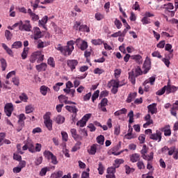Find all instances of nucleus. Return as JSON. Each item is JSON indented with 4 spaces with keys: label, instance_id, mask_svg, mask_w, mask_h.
Listing matches in <instances>:
<instances>
[{
    "label": "nucleus",
    "instance_id": "nucleus-31",
    "mask_svg": "<svg viewBox=\"0 0 178 178\" xmlns=\"http://www.w3.org/2000/svg\"><path fill=\"white\" fill-rule=\"evenodd\" d=\"M43 155H44V158H47L48 159V161H49L54 156V153L50 152L49 150H45L43 152Z\"/></svg>",
    "mask_w": 178,
    "mask_h": 178
},
{
    "label": "nucleus",
    "instance_id": "nucleus-19",
    "mask_svg": "<svg viewBox=\"0 0 178 178\" xmlns=\"http://www.w3.org/2000/svg\"><path fill=\"white\" fill-rule=\"evenodd\" d=\"M99 148H101V146L98 144H93L91 147H90V150L89 152V154L90 155H95V154H97V151H98V149H99Z\"/></svg>",
    "mask_w": 178,
    "mask_h": 178
},
{
    "label": "nucleus",
    "instance_id": "nucleus-44",
    "mask_svg": "<svg viewBox=\"0 0 178 178\" xmlns=\"http://www.w3.org/2000/svg\"><path fill=\"white\" fill-rule=\"evenodd\" d=\"M143 159H145V161H147L148 162H149V161H152V159H154V152H151L150 155H143Z\"/></svg>",
    "mask_w": 178,
    "mask_h": 178
},
{
    "label": "nucleus",
    "instance_id": "nucleus-15",
    "mask_svg": "<svg viewBox=\"0 0 178 178\" xmlns=\"http://www.w3.org/2000/svg\"><path fill=\"white\" fill-rule=\"evenodd\" d=\"M70 133L72 134V137L75 140V141H80L83 140V137L77 134V130H76V129H71Z\"/></svg>",
    "mask_w": 178,
    "mask_h": 178
},
{
    "label": "nucleus",
    "instance_id": "nucleus-3",
    "mask_svg": "<svg viewBox=\"0 0 178 178\" xmlns=\"http://www.w3.org/2000/svg\"><path fill=\"white\" fill-rule=\"evenodd\" d=\"M44 123L47 129L49 131H52V120H51V113L49 112L46 113L44 116Z\"/></svg>",
    "mask_w": 178,
    "mask_h": 178
},
{
    "label": "nucleus",
    "instance_id": "nucleus-51",
    "mask_svg": "<svg viewBox=\"0 0 178 178\" xmlns=\"http://www.w3.org/2000/svg\"><path fill=\"white\" fill-rule=\"evenodd\" d=\"M87 124V122L84 120L81 119V120L76 122V126H79V127H84Z\"/></svg>",
    "mask_w": 178,
    "mask_h": 178
},
{
    "label": "nucleus",
    "instance_id": "nucleus-56",
    "mask_svg": "<svg viewBox=\"0 0 178 178\" xmlns=\"http://www.w3.org/2000/svg\"><path fill=\"white\" fill-rule=\"evenodd\" d=\"M47 63L49 65V66H51V67H55V60H54V58L50 57L47 60Z\"/></svg>",
    "mask_w": 178,
    "mask_h": 178
},
{
    "label": "nucleus",
    "instance_id": "nucleus-58",
    "mask_svg": "<svg viewBox=\"0 0 178 178\" xmlns=\"http://www.w3.org/2000/svg\"><path fill=\"white\" fill-rule=\"evenodd\" d=\"M95 17L96 19V20H102L104 17V15L103 14H101V13H97L95 15Z\"/></svg>",
    "mask_w": 178,
    "mask_h": 178
},
{
    "label": "nucleus",
    "instance_id": "nucleus-48",
    "mask_svg": "<svg viewBox=\"0 0 178 178\" xmlns=\"http://www.w3.org/2000/svg\"><path fill=\"white\" fill-rule=\"evenodd\" d=\"M97 170L99 171V175H104V170H105V168H104L102 162L99 163Z\"/></svg>",
    "mask_w": 178,
    "mask_h": 178
},
{
    "label": "nucleus",
    "instance_id": "nucleus-50",
    "mask_svg": "<svg viewBox=\"0 0 178 178\" xmlns=\"http://www.w3.org/2000/svg\"><path fill=\"white\" fill-rule=\"evenodd\" d=\"M114 24L118 30H120V29H122V26H123V24H122V22H120V20H119L118 19H115Z\"/></svg>",
    "mask_w": 178,
    "mask_h": 178
},
{
    "label": "nucleus",
    "instance_id": "nucleus-46",
    "mask_svg": "<svg viewBox=\"0 0 178 178\" xmlns=\"http://www.w3.org/2000/svg\"><path fill=\"white\" fill-rule=\"evenodd\" d=\"M48 22V16L45 15L42 18L41 20H39V24H41V26H45Z\"/></svg>",
    "mask_w": 178,
    "mask_h": 178
},
{
    "label": "nucleus",
    "instance_id": "nucleus-39",
    "mask_svg": "<svg viewBox=\"0 0 178 178\" xmlns=\"http://www.w3.org/2000/svg\"><path fill=\"white\" fill-rule=\"evenodd\" d=\"M5 37L8 41H10L12 40V37H13V34L10 33V31L6 30L5 31Z\"/></svg>",
    "mask_w": 178,
    "mask_h": 178
},
{
    "label": "nucleus",
    "instance_id": "nucleus-5",
    "mask_svg": "<svg viewBox=\"0 0 178 178\" xmlns=\"http://www.w3.org/2000/svg\"><path fill=\"white\" fill-rule=\"evenodd\" d=\"M75 42L81 51H86L88 48V43L86 40H81V38L76 39Z\"/></svg>",
    "mask_w": 178,
    "mask_h": 178
},
{
    "label": "nucleus",
    "instance_id": "nucleus-17",
    "mask_svg": "<svg viewBox=\"0 0 178 178\" xmlns=\"http://www.w3.org/2000/svg\"><path fill=\"white\" fill-rule=\"evenodd\" d=\"M145 120L147 122L143 124L144 129H147V127H148V126H150V124H154V121L152 120V119H151V115L149 114H147L145 116Z\"/></svg>",
    "mask_w": 178,
    "mask_h": 178
},
{
    "label": "nucleus",
    "instance_id": "nucleus-10",
    "mask_svg": "<svg viewBox=\"0 0 178 178\" xmlns=\"http://www.w3.org/2000/svg\"><path fill=\"white\" fill-rule=\"evenodd\" d=\"M32 33L33 34L34 40H40V38H42V32H41V29L38 27H34Z\"/></svg>",
    "mask_w": 178,
    "mask_h": 178
},
{
    "label": "nucleus",
    "instance_id": "nucleus-38",
    "mask_svg": "<svg viewBox=\"0 0 178 178\" xmlns=\"http://www.w3.org/2000/svg\"><path fill=\"white\" fill-rule=\"evenodd\" d=\"M122 163H124V160L122 159H117L115 160L114 167L119 168Z\"/></svg>",
    "mask_w": 178,
    "mask_h": 178
},
{
    "label": "nucleus",
    "instance_id": "nucleus-14",
    "mask_svg": "<svg viewBox=\"0 0 178 178\" xmlns=\"http://www.w3.org/2000/svg\"><path fill=\"white\" fill-rule=\"evenodd\" d=\"M65 109L72 113V118H76L77 116V112H79V108L76 106H65Z\"/></svg>",
    "mask_w": 178,
    "mask_h": 178
},
{
    "label": "nucleus",
    "instance_id": "nucleus-8",
    "mask_svg": "<svg viewBox=\"0 0 178 178\" xmlns=\"http://www.w3.org/2000/svg\"><path fill=\"white\" fill-rule=\"evenodd\" d=\"M166 94H172L176 92L178 90V87L170 85V80L168 81L167 86H165Z\"/></svg>",
    "mask_w": 178,
    "mask_h": 178
},
{
    "label": "nucleus",
    "instance_id": "nucleus-41",
    "mask_svg": "<svg viewBox=\"0 0 178 178\" xmlns=\"http://www.w3.org/2000/svg\"><path fill=\"white\" fill-rule=\"evenodd\" d=\"M63 176V171H58L57 172H54L51 175L52 178H61Z\"/></svg>",
    "mask_w": 178,
    "mask_h": 178
},
{
    "label": "nucleus",
    "instance_id": "nucleus-53",
    "mask_svg": "<svg viewBox=\"0 0 178 178\" xmlns=\"http://www.w3.org/2000/svg\"><path fill=\"white\" fill-rule=\"evenodd\" d=\"M176 149H177L175 147H171L170 148L168 147V155H169L170 156H172V155H173L176 152Z\"/></svg>",
    "mask_w": 178,
    "mask_h": 178
},
{
    "label": "nucleus",
    "instance_id": "nucleus-60",
    "mask_svg": "<svg viewBox=\"0 0 178 178\" xmlns=\"http://www.w3.org/2000/svg\"><path fill=\"white\" fill-rule=\"evenodd\" d=\"M165 92H166V86H165L163 88H162L161 90H158L156 94V95H163L165 94Z\"/></svg>",
    "mask_w": 178,
    "mask_h": 178
},
{
    "label": "nucleus",
    "instance_id": "nucleus-52",
    "mask_svg": "<svg viewBox=\"0 0 178 178\" xmlns=\"http://www.w3.org/2000/svg\"><path fill=\"white\" fill-rule=\"evenodd\" d=\"M177 107L172 106L170 110V113L172 116H177Z\"/></svg>",
    "mask_w": 178,
    "mask_h": 178
},
{
    "label": "nucleus",
    "instance_id": "nucleus-2",
    "mask_svg": "<svg viewBox=\"0 0 178 178\" xmlns=\"http://www.w3.org/2000/svg\"><path fill=\"white\" fill-rule=\"evenodd\" d=\"M31 63H41L44 60V54H42V51H37L33 52L29 58Z\"/></svg>",
    "mask_w": 178,
    "mask_h": 178
},
{
    "label": "nucleus",
    "instance_id": "nucleus-34",
    "mask_svg": "<svg viewBox=\"0 0 178 178\" xmlns=\"http://www.w3.org/2000/svg\"><path fill=\"white\" fill-rule=\"evenodd\" d=\"M79 31H81L82 33H90V27L87 25L82 24L80 26Z\"/></svg>",
    "mask_w": 178,
    "mask_h": 178
},
{
    "label": "nucleus",
    "instance_id": "nucleus-11",
    "mask_svg": "<svg viewBox=\"0 0 178 178\" xmlns=\"http://www.w3.org/2000/svg\"><path fill=\"white\" fill-rule=\"evenodd\" d=\"M122 86H124V83H120V81L115 79H112L108 83V88H111V87L119 88V87H122Z\"/></svg>",
    "mask_w": 178,
    "mask_h": 178
},
{
    "label": "nucleus",
    "instance_id": "nucleus-54",
    "mask_svg": "<svg viewBox=\"0 0 178 178\" xmlns=\"http://www.w3.org/2000/svg\"><path fill=\"white\" fill-rule=\"evenodd\" d=\"M136 165H137L138 169H139L140 170H141V169H145V165H144V162L141 161H138Z\"/></svg>",
    "mask_w": 178,
    "mask_h": 178
},
{
    "label": "nucleus",
    "instance_id": "nucleus-4",
    "mask_svg": "<svg viewBox=\"0 0 178 178\" xmlns=\"http://www.w3.org/2000/svg\"><path fill=\"white\" fill-rule=\"evenodd\" d=\"M149 138L153 140V141L161 143V141H162V132L159 130H156L155 133H153L149 136Z\"/></svg>",
    "mask_w": 178,
    "mask_h": 178
},
{
    "label": "nucleus",
    "instance_id": "nucleus-28",
    "mask_svg": "<svg viewBox=\"0 0 178 178\" xmlns=\"http://www.w3.org/2000/svg\"><path fill=\"white\" fill-rule=\"evenodd\" d=\"M134 73H135L136 77H138V76H141L144 74V71L141 70V67L138 66L136 68L134 69Z\"/></svg>",
    "mask_w": 178,
    "mask_h": 178
},
{
    "label": "nucleus",
    "instance_id": "nucleus-36",
    "mask_svg": "<svg viewBox=\"0 0 178 178\" xmlns=\"http://www.w3.org/2000/svg\"><path fill=\"white\" fill-rule=\"evenodd\" d=\"M0 62H1V69H2L3 72H5L6 70V67L8 66L6 60H5V58H0Z\"/></svg>",
    "mask_w": 178,
    "mask_h": 178
},
{
    "label": "nucleus",
    "instance_id": "nucleus-45",
    "mask_svg": "<svg viewBox=\"0 0 178 178\" xmlns=\"http://www.w3.org/2000/svg\"><path fill=\"white\" fill-rule=\"evenodd\" d=\"M48 90H49V88L45 86H42L40 87V92L42 94V95H47V92H48Z\"/></svg>",
    "mask_w": 178,
    "mask_h": 178
},
{
    "label": "nucleus",
    "instance_id": "nucleus-13",
    "mask_svg": "<svg viewBox=\"0 0 178 178\" xmlns=\"http://www.w3.org/2000/svg\"><path fill=\"white\" fill-rule=\"evenodd\" d=\"M4 112L6 116H12V112H13V104L12 103L6 104L4 107Z\"/></svg>",
    "mask_w": 178,
    "mask_h": 178
},
{
    "label": "nucleus",
    "instance_id": "nucleus-21",
    "mask_svg": "<svg viewBox=\"0 0 178 178\" xmlns=\"http://www.w3.org/2000/svg\"><path fill=\"white\" fill-rule=\"evenodd\" d=\"M136 74H134V70H132L129 72V80L131 81V84H136Z\"/></svg>",
    "mask_w": 178,
    "mask_h": 178
},
{
    "label": "nucleus",
    "instance_id": "nucleus-49",
    "mask_svg": "<svg viewBox=\"0 0 178 178\" xmlns=\"http://www.w3.org/2000/svg\"><path fill=\"white\" fill-rule=\"evenodd\" d=\"M25 111H26V113L27 114L31 113L32 112L34 111V107H33V106L31 105L26 106L25 107Z\"/></svg>",
    "mask_w": 178,
    "mask_h": 178
},
{
    "label": "nucleus",
    "instance_id": "nucleus-24",
    "mask_svg": "<svg viewBox=\"0 0 178 178\" xmlns=\"http://www.w3.org/2000/svg\"><path fill=\"white\" fill-rule=\"evenodd\" d=\"M131 131H133V128H129L127 134L125 135V138L127 140H131V138H137V135L131 134Z\"/></svg>",
    "mask_w": 178,
    "mask_h": 178
},
{
    "label": "nucleus",
    "instance_id": "nucleus-42",
    "mask_svg": "<svg viewBox=\"0 0 178 178\" xmlns=\"http://www.w3.org/2000/svg\"><path fill=\"white\" fill-rule=\"evenodd\" d=\"M23 44L20 41L15 42L12 46L11 48H15V49H18V48H22Z\"/></svg>",
    "mask_w": 178,
    "mask_h": 178
},
{
    "label": "nucleus",
    "instance_id": "nucleus-59",
    "mask_svg": "<svg viewBox=\"0 0 178 178\" xmlns=\"http://www.w3.org/2000/svg\"><path fill=\"white\" fill-rule=\"evenodd\" d=\"M61 136H62V140L63 141H67L69 136L67 135V133L65 131H61Z\"/></svg>",
    "mask_w": 178,
    "mask_h": 178
},
{
    "label": "nucleus",
    "instance_id": "nucleus-20",
    "mask_svg": "<svg viewBox=\"0 0 178 178\" xmlns=\"http://www.w3.org/2000/svg\"><path fill=\"white\" fill-rule=\"evenodd\" d=\"M136 97H137V92H134L129 93L126 99V103L130 104L131 102H133V101L136 99Z\"/></svg>",
    "mask_w": 178,
    "mask_h": 178
},
{
    "label": "nucleus",
    "instance_id": "nucleus-7",
    "mask_svg": "<svg viewBox=\"0 0 178 178\" xmlns=\"http://www.w3.org/2000/svg\"><path fill=\"white\" fill-rule=\"evenodd\" d=\"M23 151H27L29 149V152L34 154L35 152V146L33 144V142L28 141L23 147Z\"/></svg>",
    "mask_w": 178,
    "mask_h": 178
},
{
    "label": "nucleus",
    "instance_id": "nucleus-37",
    "mask_svg": "<svg viewBox=\"0 0 178 178\" xmlns=\"http://www.w3.org/2000/svg\"><path fill=\"white\" fill-rule=\"evenodd\" d=\"M48 45H49V42H42L41 40H38V48H44V47H48Z\"/></svg>",
    "mask_w": 178,
    "mask_h": 178
},
{
    "label": "nucleus",
    "instance_id": "nucleus-40",
    "mask_svg": "<svg viewBox=\"0 0 178 178\" xmlns=\"http://www.w3.org/2000/svg\"><path fill=\"white\" fill-rule=\"evenodd\" d=\"M105 141V137L102 135H100L97 137V143L100 145H104V143Z\"/></svg>",
    "mask_w": 178,
    "mask_h": 178
},
{
    "label": "nucleus",
    "instance_id": "nucleus-43",
    "mask_svg": "<svg viewBox=\"0 0 178 178\" xmlns=\"http://www.w3.org/2000/svg\"><path fill=\"white\" fill-rule=\"evenodd\" d=\"M20 101H22L23 102H27L29 100V96L26 95V93L23 92L22 93L19 97Z\"/></svg>",
    "mask_w": 178,
    "mask_h": 178
},
{
    "label": "nucleus",
    "instance_id": "nucleus-61",
    "mask_svg": "<svg viewBox=\"0 0 178 178\" xmlns=\"http://www.w3.org/2000/svg\"><path fill=\"white\" fill-rule=\"evenodd\" d=\"M131 172H134V169L130 168V166L126 165H125V173L127 175H130V173H131Z\"/></svg>",
    "mask_w": 178,
    "mask_h": 178
},
{
    "label": "nucleus",
    "instance_id": "nucleus-55",
    "mask_svg": "<svg viewBox=\"0 0 178 178\" xmlns=\"http://www.w3.org/2000/svg\"><path fill=\"white\" fill-rule=\"evenodd\" d=\"M91 42L92 44H93V45H101L104 42L101 39H97V40L95 39V40H92Z\"/></svg>",
    "mask_w": 178,
    "mask_h": 178
},
{
    "label": "nucleus",
    "instance_id": "nucleus-9",
    "mask_svg": "<svg viewBox=\"0 0 178 178\" xmlns=\"http://www.w3.org/2000/svg\"><path fill=\"white\" fill-rule=\"evenodd\" d=\"M19 30H20V31H31V24H30V21H25V24H23L22 22V24L19 27Z\"/></svg>",
    "mask_w": 178,
    "mask_h": 178
},
{
    "label": "nucleus",
    "instance_id": "nucleus-16",
    "mask_svg": "<svg viewBox=\"0 0 178 178\" xmlns=\"http://www.w3.org/2000/svg\"><path fill=\"white\" fill-rule=\"evenodd\" d=\"M161 131H163L165 137H170L172 136V130L170 129V125H165L164 127L160 129Z\"/></svg>",
    "mask_w": 178,
    "mask_h": 178
},
{
    "label": "nucleus",
    "instance_id": "nucleus-33",
    "mask_svg": "<svg viewBox=\"0 0 178 178\" xmlns=\"http://www.w3.org/2000/svg\"><path fill=\"white\" fill-rule=\"evenodd\" d=\"M127 109L123 108L121 110L117 111L114 113L115 116H120V115H126Z\"/></svg>",
    "mask_w": 178,
    "mask_h": 178
},
{
    "label": "nucleus",
    "instance_id": "nucleus-30",
    "mask_svg": "<svg viewBox=\"0 0 178 178\" xmlns=\"http://www.w3.org/2000/svg\"><path fill=\"white\" fill-rule=\"evenodd\" d=\"M1 45H2L3 48V49H5V51L7 52L8 54L10 55V56H13V51H12L10 49V48H9L8 47V45H6V44L2 43Z\"/></svg>",
    "mask_w": 178,
    "mask_h": 178
},
{
    "label": "nucleus",
    "instance_id": "nucleus-35",
    "mask_svg": "<svg viewBox=\"0 0 178 178\" xmlns=\"http://www.w3.org/2000/svg\"><path fill=\"white\" fill-rule=\"evenodd\" d=\"M62 146H63V153L65 154V156H66V158H70L69 150L66 149V143H63Z\"/></svg>",
    "mask_w": 178,
    "mask_h": 178
},
{
    "label": "nucleus",
    "instance_id": "nucleus-6",
    "mask_svg": "<svg viewBox=\"0 0 178 178\" xmlns=\"http://www.w3.org/2000/svg\"><path fill=\"white\" fill-rule=\"evenodd\" d=\"M143 74H147L151 70V58L147 56L143 65Z\"/></svg>",
    "mask_w": 178,
    "mask_h": 178
},
{
    "label": "nucleus",
    "instance_id": "nucleus-25",
    "mask_svg": "<svg viewBox=\"0 0 178 178\" xmlns=\"http://www.w3.org/2000/svg\"><path fill=\"white\" fill-rule=\"evenodd\" d=\"M65 117L58 115L55 118V122L57 123V124H63V123H65Z\"/></svg>",
    "mask_w": 178,
    "mask_h": 178
},
{
    "label": "nucleus",
    "instance_id": "nucleus-64",
    "mask_svg": "<svg viewBox=\"0 0 178 178\" xmlns=\"http://www.w3.org/2000/svg\"><path fill=\"white\" fill-rule=\"evenodd\" d=\"M47 170H49V169L47 167L42 168L40 172V175L41 176H45V175H47Z\"/></svg>",
    "mask_w": 178,
    "mask_h": 178
},
{
    "label": "nucleus",
    "instance_id": "nucleus-1",
    "mask_svg": "<svg viewBox=\"0 0 178 178\" xmlns=\"http://www.w3.org/2000/svg\"><path fill=\"white\" fill-rule=\"evenodd\" d=\"M74 41L70 40L67 42L66 46H62L61 44H58L55 49L57 51H59L62 55H64V56H70V55H72V52H73V50L74 49Z\"/></svg>",
    "mask_w": 178,
    "mask_h": 178
},
{
    "label": "nucleus",
    "instance_id": "nucleus-26",
    "mask_svg": "<svg viewBox=\"0 0 178 178\" xmlns=\"http://www.w3.org/2000/svg\"><path fill=\"white\" fill-rule=\"evenodd\" d=\"M131 58L135 60L136 63H143V57L140 56V54L131 56Z\"/></svg>",
    "mask_w": 178,
    "mask_h": 178
},
{
    "label": "nucleus",
    "instance_id": "nucleus-12",
    "mask_svg": "<svg viewBox=\"0 0 178 178\" xmlns=\"http://www.w3.org/2000/svg\"><path fill=\"white\" fill-rule=\"evenodd\" d=\"M79 65V61L77 60L72 59L67 60V65L70 67L71 72L76 70V66Z\"/></svg>",
    "mask_w": 178,
    "mask_h": 178
},
{
    "label": "nucleus",
    "instance_id": "nucleus-18",
    "mask_svg": "<svg viewBox=\"0 0 178 178\" xmlns=\"http://www.w3.org/2000/svg\"><path fill=\"white\" fill-rule=\"evenodd\" d=\"M148 113L154 115L158 112V108H156V104H152L147 106Z\"/></svg>",
    "mask_w": 178,
    "mask_h": 178
},
{
    "label": "nucleus",
    "instance_id": "nucleus-23",
    "mask_svg": "<svg viewBox=\"0 0 178 178\" xmlns=\"http://www.w3.org/2000/svg\"><path fill=\"white\" fill-rule=\"evenodd\" d=\"M130 161L132 163L140 161V155L137 153L133 154L130 156Z\"/></svg>",
    "mask_w": 178,
    "mask_h": 178
},
{
    "label": "nucleus",
    "instance_id": "nucleus-29",
    "mask_svg": "<svg viewBox=\"0 0 178 178\" xmlns=\"http://www.w3.org/2000/svg\"><path fill=\"white\" fill-rule=\"evenodd\" d=\"M163 9H165V13L166 12H169L170 10H172V9H175V6H173V3H168V4H164Z\"/></svg>",
    "mask_w": 178,
    "mask_h": 178
},
{
    "label": "nucleus",
    "instance_id": "nucleus-32",
    "mask_svg": "<svg viewBox=\"0 0 178 178\" xmlns=\"http://www.w3.org/2000/svg\"><path fill=\"white\" fill-rule=\"evenodd\" d=\"M24 120H26V115L23 113L20 114L19 115V120H18L19 124H21V126H24Z\"/></svg>",
    "mask_w": 178,
    "mask_h": 178
},
{
    "label": "nucleus",
    "instance_id": "nucleus-62",
    "mask_svg": "<svg viewBox=\"0 0 178 178\" xmlns=\"http://www.w3.org/2000/svg\"><path fill=\"white\" fill-rule=\"evenodd\" d=\"M108 95H109V92L108 90H103L100 93L99 98H105Z\"/></svg>",
    "mask_w": 178,
    "mask_h": 178
},
{
    "label": "nucleus",
    "instance_id": "nucleus-47",
    "mask_svg": "<svg viewBox=\"0 0 178 178\" xmlns=\"http://www.w3.org/2000/svg\"><path fill=\"white\" fill-rule=\"evenodd\" d=\"M99 97V90H96L92 95V102H95V100Z\"/></svg>",
    "mask_w": 178,
    "mask_h": 178
},
{
    "label": "nucleus",
    "instance_id": "nucleus-27",
    "mask_svg": "<svg viewBox=\"0 0 178 178\" xmlns=\"http://www.w3.org/2000/svg\"><path fill=\"white\" fill-rule=\"evenodd\" d=\"M155 80H156L155 76H151L148 79H146L143 82V86H147V84H148L149 83H150L151 86H154V83H155Z\"/></svg>",
    "mask_w": 178,
    "mask_h": 178
},
{
    "label": "nucleus",
    "instance_id": "nucleus-22",
    "mask_svg": "<svg viewBox=\"0 0 178 178\" xmlns=\"http://www.w3.org/2000/svg\"><path fill=\"white\" fill-rule=\"evenodd\" d=\"M47 63H42L41 64L35 66L36 70H38V72H45V70H47Z\"/></svg>",
    "mask_w": 178,
    "mask_h": 178
},
{
    "label": "nucleus",
    "instance_id": "nucleus-63",
    "mask_svg": "<svg viewBox=\"0 0 178 178\" xmlns=\"http://www.w3.org/2000/svg\"><path fill=\"white\" fill-rule=\"evenodd\" d=\"M141 22L143 24H149L151 23V19H148L147 17H144L142 19Z\"/></svg>",
    "mask_w": 178,
    "mask_h": 178
},
{
    "label": "nucleus",
    "instance_id": "nucleus-57",
    "mask_svg": "<svg viewBox=\"0 0 178 178\" xmlns=\"http://www.w3.org/2000/svg\"><path fill=\"white\" fill-rule=\"evenodd\" d=\"M108 105V99L104 98L102 99L101 102L99 104V106H106Z\"/></svg>",
    "mask_w": 178,
    "mask_h": 178
}]
</instances>
